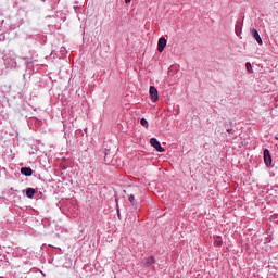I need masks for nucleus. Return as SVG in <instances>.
<instances>
[{
    "label": "nucleus",
    "instance_id": "f257e3e1",
    "mask_svg": "<svg viewBox=\"0 0 278 278\" xmlns=\"http://www.w3.org/2000/svg\"><path fill=\"white\" fill-rule=\"evenodd\" d=\"M263 157H264L265 165L268 168H270V166H273V156H270V150L264 149L263 150Z\"/></svg>",
    "mask_w": 278,
    "mask_h": 278
},
{
    "label": "nucleus",
    "instance_id": "f03ea898",
    "mask_svg": "<svg viewBox=\"0 0 278 278\" xmlns=\"http://www.w3.org/2000/svg\"><path fill=\"white\" fill-rule=\"evenodd\" d=\"M150 99L153 103H157L160 94L157 93V88L155 86H150L149 90Z\"/></svg>",
    "mask_w": 278,
    "mask_h": 278
},
{
    "label": "nucleus",
    "instance_id": "7ed1b4c3",
    "mask_svg": "<svg viewBox=\"0 0 278 278\" xmlns=\"http://www.w3.org/2000/svg\"><path fill=\"white\" fill-rule=\"evenodd\" d=\"M4 64L7 68H16V59L4 55Z\"/></svg>",
    "mask_w": 278,
    "mask_h": 278
},
{
    "label": "nucleus",
    "instance_id": "20e7f679",
    "mask_svg": "<svg viewBox=\"0 0 278 278\" xmlns=\"http://www.w3.org/2000/svg\"><path fill=\"white\" fill-rule=\"evenodd\" d=\"M150 144L159 153H164V149L162 143H160L155 138L150 139Z\"/></svg>",
    "mask_w": 278,
    "mask_h": 278
},
{
    "label": "nucleus",
    "instance_id": "39448f33",
    "mask_svg": "<svg viewBox=\"0 0 278 278\" xmlns=\"http://www.w3.org/2000/svg\"><path fill=\"white\" fill-rule=\"evenodd\" d=\"M251 36L254 38V40H256L258 45H264V41L262 40V37L260 36V31H257V29L252 28Z\"/></svg>",
    "mask_w": 278,
    "mask_h": 278
},
{
    "label": "nucleus",
    "instance_id": "423d86ee",
    "mask_svg": "<svg viewBox=\"0 0 278 278\" xmlns=\"http://www.w3.org/2000/svg\"><path fill=\"white\" fill-rule=\"evenodd\" d=\"M166 38L161 37L157 41V51L159 53H162L164 51V49L166 48Z\"/></svg>",
    "mask_w": 278,
    "mask_h": 278
},
{
    "label": "nucleus",
    "instance_id": "0eeeda50",
    "mask_svg": "<svg viewBox=\"0 0 278 278\" xmlns=\"http://www.w3.org/2000/svg\"><path fill=\"white\" fill-rule=\"evenodd\" d=\"M21 174L25 175V177H31V175H34V170L31 169V167H22Z\"/></svg>",
    "mask_w": 278,
    "mask_h": 278
},
{
    "label": "nucleus",
    "instance_id": "6e6552de",
    "mask_svg": "<svg viewBox=\"0 0 278 278\" xmlns=\"http://www.w3.org/2000/svg\"><path fill=\"white\" fill-rule=\"evenodd\" d=\"M35 194H36V189H34V188H27L26 189V197L28 199H34Z\"/></svg>",
    "mask_w": 278,
    "mask_h": 278
},
{
    "label": "nucleus",
    "instance_id": "1a4fd4ad",
    "mask_svg": "<svg viewBox=\"0 0 278 278\" xmlns=\"http://www.w3.org/2000/svg\"><path fill=\"white\" fill-rule=\"evenodd\" d=\"M153 264H155V258L153 256H149L148 258H146L144 266L149 267L153 266Z\"/></svg>",
    "mask_w": 278,
    "mask_h": 278
},
{
    "label": "nucleus",
    "instance_id": "9d476101",
    "mask_svg": "<svg viewBox=\"0 0 278 278\" xmlns=\"http://www.w3.org/2000/svg\"><path fill=\"white\" fill-rule=\"evenodd\" d=\"M235 31H236L237 36H240V34H242V25L236 24Z\"/></svg>",
    "mask_w": 278,
    "mask_h": 278
},
{
    "label": "nucleus",
    "instance_id": "9b49d317",
    "mask_svg": "<svg viewBox=\"0 0 278 278\" xmlns=\"http://www.w3.org/2000/svg\"><path fill=\"white\" fill-rule=\"evenodd\" d=\"M140 125L142 127H146V129H149V122L147 121V118H141L140 119Z\"/></svg>",
    "mask_w": 278,
    "mask_h": 278
},
{
    "label": "nucleus",
    "instance_id": "f8f14e48",
    "mask_svg": "<svg viewBox=\"0 0 278 278\" xmlns=\"http://www.w3.org/2000/svg\"><path fill=\"white\" fill-rule=\"evenodd\" d=\"M245 68L248 71V73H253V66L251 65V62L245 63Z\"/></svg>",
    "mask_w": 278,
    "mask_h": 278
},
{
    "label": "nucleus",
    "instance_id": "ddd939ff",
    "mask_svg": "<svg viewBox=\"0 0 278 278\" xmlns=\"http://www.w3.org/2000/svg\"><path fill=\"white\" fill-rule=\"evenodd\" d=\"M128 200L130 201V203H131L132 205H136V198L134 197V194H130V195L128 197Z\"/></svg>",
    "mask_w": 278,
    "mask_h": 278
},
{
    "label": "nucleus",
    "instance_id": "4468645a",
    "mask_svg": "<svg viewBox=\"0 0 278 278\" xmlns=\"http://www.w3.org/2000/svg\"><path fill=\"white\" fill-rule=\"evenodd\" d=\"M226 131L227 134H236V130L233 128H228Z\"/></svg>",
    "mask_w": 278,
    "mask_h": 278
},
{
    "label": "nucleus",
    "instance_id": "2eb2a0df",
    "mask_svg": "<svg viewBox=\"0 0 278 278\" xmlns=\"http://www.w3.org/2000/svg\"><path fill=\"white\" fill-rule=\"evenodd\" d=\"M125 3H131V0H125Z\"/></svg>",
    "mask_w": 278,
    "mask_h": 278
},
{
    "label": "nucleus",
    "instance_id": "dca6fc26",
    "mask_svg": "<svg viewBox=\"0 0 278 278\" xmlns=\"http://www.w3.org/2000/svg\"><path fill=\"white\" fill-rule=\"evenodd\" d=\"M275 139L278 140V136H275Z\"/></svg>",
    "mask_w": 278,
    "mask_h": 278
}]
</instances>
